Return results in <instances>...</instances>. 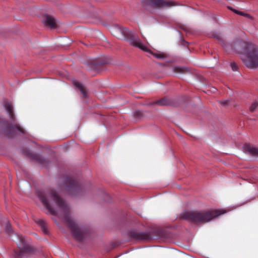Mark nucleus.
Instances as JSON below:
<instances>
[{"instance_id":"6e6552de","label":"nucleus","mask_w":258,"mask_h":258,"mask_svg":"<svg viewBox=\"0 0 258 258\" xmlns=\"http://www.w3.org/2000/svg\"><path fill=\"white\" fill-rule=\"evenodd\" d=\"M145 1L147 4L156 8L171 7L176 5L174 2L167 0H145Z\"/></svg>"},{"instance_id":"412c9836","label":"nucleus","mask_w":258,"mask_h":258,"mask_svg":"<svg viewBox=\"0 0 258 258\" xmlns=\"http://www.w3.org/2000/svg\"><path fill=\"white\" fill-rule=\"evenodd\" d=\"M231 11H232L233 12H234L236 14H237L239 15H241V16H248V14H244V13L242 12H239L238 11H237L236 10H234L233 9H232V8H229Z\"/></svg>"},{"instance_id":"dca6fc26","label":"nucleus","mask_w":258,"mask_h":258,"mask_svg":"<svg viewBox=\"0 0 258 258\" xmlns=\"http://www.w3.org/2000/svg\"><path fill=\"white\" fill-rule=\"evenodd\" d=\"M37 223L40 227L44 233L47 234L48 233L47 228L45 221L39 219L37 220Z\"/></svg>"},{"instance_id":"f3484780","label":"nucleus","mask_w":258,"mask_h":258,"mask_svg":"<svg viewBox=\"0 0 258 258\" xmlns=\"http://www.w3.org/2000/svg\"><path fill=\"white\" fill-rule=\"evenodd\" d=\"M186 69L184 68L179 67H174L173 71L175 73L182 74L185 72Z\"/></svg>"},{"instance_id":"f03ea898","label":"nucleus","mask_w":258,"mask_h":258,"mask_svg":"<svg viewBox=\"0 0 258 258\" xmlns=\"http://www.w3.org/2000/svg\"><path fill=\"white\" fill-rule=\"evenodd\" d=\"M220 210L185 211L181 214V218L197 224H205L224 213Z\"/></svg>"},{"instance_id":"a878e982","label":"nucleus","mask_w":258,"mask_h":258,"mask_svg":"<svg viewBox=\"0 0 258 258\" xmlns=\"http://www.w3.org/2000/svg\"><path fill=\"white\" fill-rule=\"evenodd\" d=\"M222 45H223L224 47H225L224 43H223V44H222Z\"/></svg>"},{"instance_id":"f257e3e1","label":"nucleus","mask_w":258,"mask_h":258,"mask_svg":"<svg viewBox=\"0 0 258 258\" xmlns=\"http://www.w3.org/2000/svg\"><path fill=\"white\" fill-rule=\"evenodd\" d=\"M37 196L50 214L58 216L63 219L77 241H82L84 239V232L71 219L69 207L55 191L52 189L39 191Z\"/></svg>"},{"instance_id":"a211bd4d","label":"nucleus","mask_w":258,"mask_h":258,"mask_svg":"<svg viewBox=\"0 0 258 258\" xmlns=\"http://www.w3.org/2000/svg\"><path fill=\"white\" fill-rule=\"evenodd\" d=\"M6 231L9 235L13 233L11 226L9 223L6 224Z\"/></svg>"},{"instance_id":"39448f33","label":"nucleus","mask_w":258,"mask_h":258,"mask_svg":"<svg viewBox=\"0 0 258 258\" xmlns=\"http://www.w3.org/2000/svg\"><path fill=\"white\" fill-rule=\"evenodd\" d=\"M60 187L72 196H80L84 191V186L74 177H63Z\"/></svg>"},{"instance_id":"ddd939ff","label":"nucleus","mask_w":258,"mask_h":258,"mask_svg":"<svg viewBox=\"0 0 258 258\" xmlns=\"http://www.w3.org/2000/svg\"><path fill=\"white\" fill-rule=\"evenodd\" d=\"M243 150L253 156H258V148H255L249 144H245L243 147Z\"/></svg>"},{"instance_id":"f8f14e48","label":"nucleus","mask_w":258,"mask_h":258,"mask_svg":"<svg viewBox=\"0 0 258 258\" xmlns=\"http://www.w3.org/2000/svg\"><path fill=\"white\" fill-rule=\"evenodd\" d=\"M42 21L45 26H48L51 29L56 27V24L55 19L49 15H45Z\"/></svg>"},{"instance_id":"20e7f679","label":"nucleus","mask_w":258,"mask_h":258,"mask_svg":"<svg viewBox=\"0 0 258 258\" xmlns=\"http://www.w3.org/2000/svg\"><path fill=\"white\" fill-rule=\"evenodd\" d=\"M244 47L241 59L248 68L255 69L258 66V47L254 44L245 42H240Z\"/></svg>"},{"instance_id":"7ed1b4c3","label":"nucleus","mask_w":258,"mask_h":258,"mask_svg":"<svg viewBox=\"0 0 258 258\" xmlns=\"http://www.w3.org/2000/svg\"><path fill=\"white\" fill-rule=\"evenodd\" d=\"M114 37L120 39H124L131 45L140 48L143 51H149L148 48L142 42L136 33L116 24H114Z\"/></svg>"},{"instance_id":"6ab92c4d","label":"nucleus","mask_w":258,"mask_h":258,"mask_svg":"<svg viewBox=\"0 0 258 258\" xmlns=\"http://www.w3.org/2000/svg\"><path fill=\"white\" fill-rule=\"evenodd\" d=\"M258 106V102H253L250 106L249 110L251 112H253Z\"/></svg>"},{"instance_id":"2eb2a0df","label":"nucleus","mask_w":258,"mask_h":258,"mask_svg":"<svg viewBox=\"0 0 258 258\" xmlns=\"http://www.w3.org/2000/svg\"><path fill=\"white\" fill-rule=\"evenodd\" d=\"M155 104H158L161 106H165V105H173V103L171 100H170L168 97H164L156 102H155Z\"/></svg>"},{"instance_id":"1a4fd4ad","label":"nucleus","mask_w":258,"mask_h":258,"mask_svg":"<svg viewBox=\"0 0 258 258\" xmlns=\"http://www.w3.org/2000/svg\"><path fill=\"white\" fill-rule=\"evenodd\" d=\"M128 237L134 240H149L151 237L149 233L141 232L137 230H131L128 233Z\"/></svg>"},{"instance_id":"5701e85b","label":"nucleus","mask_w":258,"mask_h":258,"mask_svg":"<svg viewBox=\"0 0 258 258\" xmlns=\"http://www.w3.org/2000/svg\"><path fill=\"white\" fill-rule=\"evenodd\" d=\"M219 103L221 105L226 106L228 105H229V101L228 100H223V101H220Z\"/></svg>"},{"instance_id":"9d476101","label":"nucleus","mask_w":258,"mask_h":258,"mask_svg":"<svg viewBox=\"0 0 258 258\" xmlns=\"http://www.w3.org/2000/svg\"><path fill=\"white\" fill-rule=\"evenodd\" d=\"M24 153L43 166H45L47 163V161L39 154L31 153L29 151H25Z\"/></svg>"},{"instance_id":"4468645a","label":"nucleus","mask_w":258,"mask_h":258,"mask_svg":"<svg viewBox=\"0 0 258 258\" xmlns=\"http://www.w3.org/2000/svg\"><path fill=\"white\" fill-rule=\"evenodd\" d=\"M73 85L79 89L84 98H87V93L84 85L76 80H73Z\"/></svg>"},{"instance_id":"4be33fe9","label":"nucleus","mask_w":258,"mask_h":258,"mask_svg":"<svg viewBox=\"0 0 258 258\" xmlns=\"http://www.w3.org/2000/svg\"><path fill=\"white\" fill-rule=\"evenodd\" d=\"M153 55L157 58H164L165 57V55L161 53H154Z\"/></svg>"},{"instance_id":"393cba45","label":"nucleus","mask_w":258,"mask_h":258,"mask_svg":"<svg viewBox=\"0 0 258 258\" xmlns=\"http://www.w3.org/2000/svg\"><path fill=\"white\" fill-rule=\"evenodd\" d=\"M215 37H216L218 40H220L221 39L220 37L218 35H216V36H215Z\"/></svg>"},{"instance_id":"b1692460","label":"nucleus","mask_w":258,"mask_h":258,"mask_svg":"<svg viewBox=\"0 0 258 258\" xmlns=\"http://www.w3.org/2000/svg\"><path fill=\"white\" fill-rule=\"evenodd\" d=\"M231 67L233 71H235L237 69V67L236 64L234 63H231Z\"/></svg>"},{"instance_id":"aec40b11","label":"nucleus","mask_w":258,"mask_h":258,"mask_svg":"<svg viewBox=\"0 0 258 258\" xmlns=\"http://www.w3.org/2000/svg\"><path fill=\"white\" fill-rule=\"evenodd\" d=\"M134 116L137 118H140L143 116V113L140 110H136L134 112Z\"/></svg>"},{"instance_id":"423d86ee","label":"nucleus","mask_w":258,"mask_h":258,"mask_svg":"<svg viewBox=\"0 0 258 258\" xmlns=\"http://www.w3.org/2000/svg\"><path fill=\"white\" fill-rule=\"evenodd\" d=\"M16 130L23 134L25 133V131L20 124H10L8 121L0 118V131H2L5 136L8 138L13 137L16 135Z\"/></svg>"},{"instance_id":"9b49d317","label":"nucleus","mask_w":258,"mask_h":258,"mask_svg":"<svg viewBox=\"0 0 258 258\" xmlns=\"http://www.w3.org/2000/svg\"><path fill=\"white\" fill-rule=\"evenodd\" d=\"M4 106L9 114L10 120L14 122L16 120V117L14 114V108L12 104L8 101H5L4 102Z\"/></svg>"},{"instance_id":"0eeeda50","label":"nucleus","mask_w":258,"mask_h":258,"mask_svg":"<svg viewBox=\"0 0 258 258\" xmlns=\"http://www.w3.org/2000/svg\"><path fill=\"white\" fill-rule=\"evenodd\" d=\"M18 238L19 242L18 243L17 245L19 250L15 251L14 257L25 258L26 254L31 252L32 251V248L27 242L25 237L21 235Z\"/></svg>"}]
</instances>
